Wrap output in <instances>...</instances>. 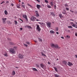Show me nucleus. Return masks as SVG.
Wrapping results in <instances>:
<instances>
[{"label":"nucleus","instance_id":"1","mask_svg":"<svg viewBox=\"0 0 77 77\" xmlns=\"http://www.w3.org/2000/svg\"><path fill=\"white\" fill-rule=\"evenodd\" d=\"M16 47H14V48H11L9 49V51L10 52V53H13V54H15L16 51L15 49L14 48H16Z\"/></svg>","mask_w":77,"mask_h":77},{"label":"nucleus","instance_id":"2","mask_svg":"<svg viewBox=\"0 0 77 77\" xmlns=\"http://www.w3.org/2000/svg\"><path fill=\"white\" fill-rule=\"evenodd\" d=\"M51 47H52L53 48H54L57 49H60V48L59 47V45L57 44L54 45V43H52L51 44Z\"/></svg>","mask_w":77,"mask_h":77},{"label":"nucleus","instance_id":"3","mask_svg":"<svg viewBox=\"0 0 77 77\" xmlns=\"http://www.w3.org/2000/svg\"><path fill=\"white\" fill-rule=\"evenodd\" d=\"M36 29V30L39 32H40V31L41 30V28L39 27V25H37Z\"/></svg>","mask_w":77,"mask_h":77},{"label":"nucleus","instance_id":"4","mask_svg":"<svg viewBox=\"0 0 77 77\" xmlns=\"http://www.w3.org/2000/svg\"><path fill=\"white\" fill-rule=\"evenodd\" d=\"M18 57L20 59H23L24 58V55L20 54L18 55Z\"/></svg>","mask_w":77,"mask_h":77},{"label":"nucleus","instance_id":"5","mask_svg":"<svg viewBox=\"0 0 77 77\" xmlns=\"http://www.w3.org/2000/svg\"><path fill=\"white\" fill-rule=\"evenodd\" d=\"M70 24L71 26H72L73 27L77 29V26L74 24V23L73 22H71Z\"/></svg>","mask_w":77,"mask_h":77},{"label":"nucleus","instance_id":"6","mask_svg":"<svg viewBox=\"0 0 77 77\" xmlns=\"http://www.w3.org/2000/svg\"><path fill=\"white\" fill-rule=\"evenodd\" d=\"M7 19L6 18H2V23L3 24H5L6 23V21Z\"/></svg>","mask_w":77,"mask_h":77},{"label":"nucleus","instance_id":"7","mask_svg":"<svg viewBox=\"0 0 77 77\" xmlns=\"http://www.w3.org/2000/svg\"><path fill=\"white\" fill-rule=\"evenodd\" d=\"M47 26L48 27H51V23L50 22H48L47 23Z\"/></svg>","mask_w":77,"mask_h":77},{"label":"nucleus","instance_id":"8","mask_svg":"<svg viewBox=\"0 0 77 77\" xmlns=\"http://www.w3.org/2000/svg\"><path fill=\"white\" fill-rule=\"evenodd\" d=\"M23 18H25L26 21H27V17L26 14H23Z\"/></svg>","mask_w":77,"mask_h":77},{"label":"nucleus","instance_id":"9","mask_svg":"<svg viewBox=\"0 0 77 77\" xmlns=\"http://www.w3.org/2000/svg\"><path fill=\"white\" fill-rule=\"evenodd\" d=\"M35 19H36V18L33 16L31 18V21H35Z\"/></svg>","mask_w":77,"mask_h":77},{"label":"nucleus","instance_id":"10","mask_svg":"<svg viewBox=\"0 0 77 77\" xmlns=\"http://www.w3.org/2000/svg\"><path fill=\"white\" fill-rule=\"evenodd\" d=\"M36 6L37 7V8L38 9H40V8H41V5L38 4L36 5Z\"/></svg>","mask_w":77,"mask_h":77},{"label":"nucleus","instance_id":"11","mask_svg":"<svg viewBox=\"0 0 77 77\" xmlns=\"http://www.w3.org/2000/svg\"><path fill=\"white\" fill-rule=\"evenodd\" d=\"M59 16L60 18H61V20H63L62 19V18H63V16H62V14H59Z\"/></svg>","mask_w":77,"mask_h":77},{"label":"nucleus","instance_id":"12","mask_svg":"<svg viewBox=\"0 0 77 77\" xmlns=\"http://www.w3.org/2000/svg\"><path fill=\"white\" fill-rule=\"evenodd\" d=\"M68 65H69V66H72V65H73V64H72V63L71 62H68V64H67Z\"/></svg>","mask_w":77,"mask_h":77},{"label":"nucleus","instance_id":"13","mask_svg":"<svg viewBox=\"0 0 77 77\" xmlns=\"http://www.w3.org/2000/svg\"><path fill=\"white\" fill-rule=\"evenodd\" d=\"M40 65L41 66V67H42V68H45V66L44 65V64H40Z\"/></svg>","mask_w":77,"mask_h":77},{"label":"nucleus","instance_id":"14","mask_svg":"<svg viewBox=\"0 0 77 77\" xmlns=\"http://www.w3.org/2000/svg\"><path fill=\"white\" fill-rule=\"evenodd\" d=\"M50 14L52 16H53L54 17H55V14H54V13L53 12H51Z\"/></svg>","mask_w":77,"mask_h":77},{"label":"nucleus","instance_id":"15","mask_svg":"<svg viewBox=\"0 0 77 77\" xmlns=\"http://www.w3.org/2000/svg\"><path fill=\"white\" fill-rule=\"evenodd\" d=\"M35 13H36V17H38L39 16V14L38 13V12L37 11H35Z\"/></svg>","mask_w":77,"mask_h":77},{"label":"nucleus","instance_id":"16","mask_svg":"<svg viewBox=\"0 0 77 77\" xmlns=\"http://www.w3.org/2000/svg\"><path fill=\"white\" fill-rule=\"evenodd\" d=\"M50 33H52V34H54V33H55V32L53 31V30H51L50 31Z\"/></svg>","mask_w":77,"mask_h":77},{"label":"nucleus","instance_id":"17","mask_svg":"<svg viewBox=\"0 0 77 77\" xmlns=\"http://www.w3.org/2000/svg\"><path fill=\"white\" fill-rule=\"evenodd\" d=\"M41 54L43 56H45V57H47V56L44 54L43 52H41Z\"/></svg>","mask_w":77,"mask_h":77},{"label":"nucleus","instance_id":"18","mask_svg":"<svg viewBox=\"0 0 77 77\" xmlns=\"http://www.w3.org/2000/svg\"><path fill=\"white\" fill-rule=\"evenodd\" d=\"M26 27H27L28 29H32V28L31 27V26H29L28 25H27L26 26Z\"/></svg>","mask_w":77,"mask_h":77},{"label":"nucleus","instance_id":"19","mask_svg":"<svg viewBox=\"0 0 77 77\" xmlns=\"http://www.w3.org/2000/svg\"><path fill=\"white\" fill-rule=\"evenodd\" d=\"M32 69L33 71H38V70H37V69L35 68H32Z\"/></svg>","mask_w":77,"mask_h":77},{"label":"nucleus","instance_id":"20","mask_svg":"<svg viewBox=\"0 0 77 77\" xmlns=\"http://www.w3.org/2000/svg\"><path fill=\"white\" fill-rule=\"evenodd\" d=\"M54 77H59V75L57 74H54Z\"/></svg>","mask_w":77,"mask_h":77},{"label":"nucleus","instance_id":"21","mask_svg":"<svg viewBox=\"0 0 77 77\" xmlns=\"http://www.w3.org/2000/svg\"><path fill=\"white\" fill-rule=\"evenodd\" d=\"M20 5H16L17 6V8H18V9H20Z\"/></svg>","mask_w":77,"mask_h":77},{"label":"nucleus","instance_id":"22","mask_svg":"<svg viewBox=\"0 0 77 77\" xmlns=\"http://www.w3.org/2000/svg\"><path fill=\"white\" fill-rule=\"evenodd\" d=\"M63 62V63H65V65H68V63H67V62H66V61L64 60Z\"/></svg>","mask_w":77,"mask_h":77},{"label":"nucleus","instance_id":"23","mask_svg":"<svg viewBox=\"0 0 77 77\" xmlns=\"http://www.w3.org/2000/svg\"><path fill=\"white\" fill-rule=\"evenodd\" d=\"M5 14V15H7L8 14V12L6 10H5L4 11Z\"/></svg>","mask_w":77,"mask_h":77},{"label":"nucleus","instance_id":"24","mask_svg":"<svg viewBox=\"0 0 77 77\" xmlns=\"http://www.w3.org/2000/svg\"><path fill=\"white\" fill-rule=\"evenodd\" d=\"M7 23H8V24H12V22H11L10 21H7Z\"/></svg>","mask_w":77,"mask_h":77},{"label":"nucleus","instance_id":"25","mask_svg":"<svg viewBox=\"0 0 77 77\" xmlns=\"http://www.w3.org/2000/svg\"><path fill=\"white\" fill-rule=\"evenodd\" d=\"M38 40L40 42H42V39H41L40 38H38Z\"/></svg>","mask_w":77,"mask_h":77},{"label":"nucleus","instance_id":"26","mask_svg":"<svg viewBox=\"0 0 77 77\" xmlns=\"http://www.w3.org/2000/svg\"><path fill=\"white\" fill-rule=\"evenodd\" d=\"M13 75H15V72L14 71H13L12 72Z\"/></svg>","mask_w":77,"mask_h":77},{"label":"nucleus","instance_id":"27","mask_svg":"<svg viewBox=\"0 0 77 77\" xmlns=\"http://www.w3.org/2000/svg\"><path fill=\"white\" fill-rule=\"evenodd\" d=\"M14 23H15V25H17L18 24V22H17V21L16 20H14Z\"/></svg>","mask_w":77,"mask_h":77},{"label":"nucleus","instance_id":"28","mask_svg":"<svg viewBox=\"0 0 77 77\" xmlns=\"http://www.w3.org/2000/svg\"><path fill=\"white\" fill-rule=\"evenodd\" d=\"M58 30H59L58 27H56L55 28V31H58Z\"/></svg>","mask_w":77,"mask_h":77},{"label":"nucleus","instance_id":"29","mask_svg":"<svg viewBox=\"0 0 77 77\" xmlns=\"http://www.w3.org/2000/svg\"><path fill=\"white\" fill-rule=\"evenodd\" d=\"M50 4H51V6H53V2H50Z\"/></svg>","mask_w":77,"mask_h":77},{"label":"nucleus","instance_id":"30","mask_svg":"<svg viewBox=\"0 0 77 77\" xmlns=\"http://www.w3.org/2000/svg\"><path fill=\"white\" fill-rule=\"evenodd\" d=\"M38 23L39 24H40V25H42V24H44V23H42L40 22H38Z\"/></svg>","mask_w":77,"mask_h":77},{"label":"nucleus","instance_id":"31","mask_svg":"<svg viewBox=\"0 0 77 77\" xmlns=\"http://www.w3.org/2000/svg\"><path fill=\"white\" fill-rule=\"evenodd\" d=\"M66 12V11H65L64 10H63L62 12V13L63 14H65Z\"/></svg>","mask_w":77,"mask_h":77},{"label":"nucleus","instance_id":"32","mask_svg":"<svg viewBox=\"0 0 77 77\" xmlns=\"http://www.w3.org/2000/svg\"><path fill=\"white\" fill-rule=\"evenodd\" d=\"M66 38H70V36L68 35H67L66 36Z\"/></svg>","mask_w":77,"mask_h":77},{"label":"nucleus","instance_id":"33","mask_svg":"<svg viewBox=\"0 0 77 77\" xmlns=\"http://www.w3.org/2000/svg\"><path fill=\"white\" fill-rule=\"evenodd\" d=\"M26 44H28V45H30V42H26Z\"/></svg>","mask_w":77,"mask_h":77},{"label":"nucleus","instance_id":"34","mask_svg":"<svg viewBox=\"0 0 77 77\" xmlns=\"http://www.w3.org/2000/svg\"><path fill=\"white\" fill-rule=\"evenodd\" d=\"M54 68L55 70L57 72V68L55 67H54Z\"/></svg>","mask_w":77,"mask_h":77},{"label":"nucleus","instance_id":"35","mask_svg":"<svg viewBox=\"0 0 77 77\" xmlns=\"http://www.w3.org/2000/svg\"><path fill=\"white\" fill-rule=\"evenodd\" d=\"M47 7L48 8H51V6L50 5H47Z\"/></svg>","mask_w":77,"mask_h":77},{"label":"nucleus","instance_id":"36","mask_svg":"<svg viewBox=\"0 0 77 77\" xmlns=\"http://www.w3.org/2000/svg\"><path fill=\"white\" fill-rule=\"evenodd\" d=\"M22 6L23 8H25V5H22Z\"/></svg>","mask_w":77,"mask_h":77},{"label":"nucleus","instance_id":"37","mask_svg":"<svg viewBox=\"0 0 77 77\" xmlns=\"http://www.w3.org/2000/svg\"><path fill=\"white\" fill-rule=\"evenodd\" d=\"M66 9L67 11H69V8H66Z\"/></svg>","mask_w":77,"mask_h":77},{"label":"nucleus","instance_id":"38","mask_svg":"<svg viewBox=\"0 0 77 77\" xmlns=\"http://www.w3.org/2000/svg\"><path fill=\"white\" fill-rule=\"evenodd\" d=\"M24 45H25V47H27L28 46L26 44H23Z\"/></svg>","mask_w":77,"mask_h":77},{"label":"nucleus","instance_id":"39","mask_svg":"<svg viewBox=\"0 0 77 77\" xmlns=\"http://www.w3.org/2000/svg\"><path fill=\"white\" fill-rule=\"evenodd\" d=\"M4 55L5 56H6V57H7V56H8V54H4Z\"/></svg>","mask_w":77,"mask_h":77},{"label":"nucleus","instance_id":"40","mask_svg":"<svg viewBox=\"0 0 77 77\" xmlns=\"http://www.w3.org/2000/svg\"><path fill=\"white\" fill-rule=\"evenodd\" d=\"M68 28H72V27L71 26H68Z\"/></svg>","mask_w":77,"mask_h":77},{"label":"nucleus","instance_id":"41","mask_svg":"<svg viewBox=\"0 0 77 77\" xmlns=\"http://www.w3.org/2000/svg\"><path fill=\"white\" fill-rule=\"evenodd\" d=\"M65 7H68V5L66 4H65Z\"/></svg>","mask_w":77,"mask_h":77},{"label":"nucleus","instance_id":"42","mask_svg":"<svg viewBox=\"0 0 77 77\" xmlns=\"http://www.w3.org/2000/svg\"><path fill=\"white\" fill-rule=\"evenodd\" d=\"M45 2H46V3H48V1H47V0H45Z\"/></svg>","mask_w":77,"mask_h":77},{"label":"nucleus","instance_id":"43","mask_svg":"<svg viewBox=\"0 0 77 77\" xmlns=\"http://www.w3.org/2000/svg\"><path fill=\"white\" fill-rule=\"evenodd\" d=\"M27 5H28V6H30V7H32V6L29 4H27Z\"/></svg>","mask_w":77,"mask_h":77},{"label":"nucleus","instance_id":"44","mask_svg":"<svg viewBox=\"0 0 77 77\" xmlns=\"http://www.w3.org/2000/svg\"><path fill=\"white\" fill-rule=\"evenodd\" d=\"M75 35L76 36H77V32L75 33Z\"/></svg>","mask_w":77,"mask_h":77},{"label":"nucleus","instance_id":"45","mask_svg":"<svg viewBox=\"0 0 77 77\" xmlns=\"http://www.w3.org/2000/svg\"><path fill=\"white\" fill-rule=\"evenodd\" d=\"M19 20H20V21H22V22H23V20H22L20 18H19Z\"/></svg>","mask_w":77,"mask_h":77},{"label":"nucleus","instance_id":"46","mask_svg":"<svg viewBox=\"0 0 77 77\" xmlns=\"http://www.w3.org/2000/svg\"><path fill=\"white\" fill-rule=\"evenodd\" d=\"M36 1H37V2H38V3H40V0H36Z\"/></svg>","mask_w":77,"mask_h":77},{"label":"nucleus","instance_id":"47","mask_svg":"<svg viewBox=\"0 0 77 77\" xmlns=\"http://www.w3.org/2000/svg\"><path fill=\"white\" fill-rule=\"evenodd\" d=\"M36 66L38 68H39V65L38 64H36Z\"/></svg>","mask_w":77,"mask_h":77},{"label":"nucleus","instance_id":"48","mask_svg":"<svg viewBox=\"0 0 77 77\" xmlns=\"http://www.w3.org/2000/svg\"><path fill=\"white\" fill-rule=\"evenodd\" d=\"M54 6V8H55V9H56V5H55Z\"/></svg>","mask_w":77,"mask_h":77},{"label":"nucleus","instance_id":"49","mask_svg":"<svg viewBox=\"0 0 77 77\" xmlns=\"http://www.w3.org/2000/svg\"><path fill=\"white\" fill-rule=\"evenodd\" d=\"M5 3V2L4 1H3L2 3H1V4H3V3Z\"/></svg>","mask_w":77,"mask_h":77},{"label":"nucleus","instance_id":"50","mask_svg":"<svg viewBox=\"0 0 77 77\" xmlns=\"http://www.w3.org/2000/svg\"><path fill=\"white\" fill-rule=\"evenodd\" d=\"M11 5L12 6H14V4L11 3Z\"/></svg>","mask_w":77,"mask_h":77},{"label":"nucleus","instance_id":"51","mask_svg":"<svg viewBox=\"0 0 77 77\" xmlns=\"http://www.w3.org/2000/svg\"><path fill=\"white\" fill-rule=\"evenodd\" d=\"M67 32H69H69H70V30H67Z\"/></svg>","mask_w":77,"mask_h":77},{"label":"nucleus","instance_id":"52","mask_svg":"<svg viewBox=\"0 0 77 77\" xmlns=\"http://www.w3.org/2000/svg\"><path fill=\"white\" fill-rule=\"evenodd\" d=\"M36 21H39V20L38 19H36Z\"/></svg>","mask_w":77,"mask_h":77},{"label":"nucleus","instance_id":"53","mask_svg":"<svg viewBox=\"0 0 77 77\" xmlns=\"http://www.w3.org/2000/svg\"><path fill=\"white\" fill-rule=\"evenodd\" d=\"M20 29L21 30H23V28H20Z\"/></svg>","mask_w":77,"mask_h":77},{"label":"nucleus","instance_id":"54","mask_svg":"<svg viewBox=\"0 0 77 77\" xmlns=\"http://www.w3.org/2000/svg\"><path fill=\"white\" fill-rule=\"evenodd\" d=\"M56 33L57 35H58V34H59V32H56Z\"/></svg>","mask_w":77,"mask_h":77},{"label":"nucleus","instance_id":"55","mask_svg":"<svg viewBox=\"0 0 77 77\" xmlns=\"http://www.w3.org/2000/svg\"><path fill=\"white\" fill-rule=\"evenodd\" d=\"M70 12H72V13H73V11H72L71 10L70 11Z\"/></svg>","mask_w":77,"mask_h":77},{"label":"nucleus","instance_id":"56","mask_svg":"<svg viewBox=\"0 0 77 77\" xmlns=\"http://www.w3.org/2000/svg\"><path fill=\"white\" fill-rule=\"evenodd\" d=\"M61 38L62 39H64V37H61Z\"/></svg>","mask_w":77,"mask_h":77},{"label":"nucleus","instance_id":"57","mask_svg":"<svg viewBox=\"0 0 77 77\" xmlns=\"http://www.w3.org/2000/svg\"><path fill=\"white\" fill-rule=\"evenodd\" d=\"M6 3H9V1H7L6 2Z\"/></svg>","mask_w":77,"mask_h":77},{"label":"nucleus","instance_id":"58","mask_svg":"<svg viewBox=\"0 0 77 77\" xmlns=\"http://www.w3.org/2000/svg\"><path fill=\"white\" fill-rule=\"evenodd\" d=\"M15 68H17V69H18V68H19V67H16Z\"/></svg>","mask_w":77,"mask_h":77},{"label":"nucleus","instance_id":"59","mask_svg":"<svg viewBox=\"0 0 77 77\" xmlns=\"http://www.w3.org/2000/svg\"><path fill=\"white\" fill-rule=\"evenodd\" d=\"M75 56L76 58H77V55H75Z\"/></svg>","mask_w":77,"mask_h":77},{"label":"nucleus","instance_id":"60","mask_svg":"<svg viewBox=\"0 0 77 77\" xmlns=\"http://www.w3.org/2000/svg\"><path fill=\"white\" fill-rule=\"evenodd\" d=\"M34 42H37V41H36L35 40H34Z\"/></svg>","mask_w":77,"mask_h":77},{"label":"nucleus","instance_id":"61","mask_svg":"<svg viewBox=\"0 0 77 77\" xmlns=\"http://www.w3.org/2000/svg\"><path fill=\"white\" fill-rule=\"evenodd\" d=\"M48 64H49V65H50V62H48Z\"/></svg>","mask_w":77,"mask_h":77},{"label":"nucleus","instance_id":"62","mask_svg":"<svg viewBox=\"0 0 77 77\" xmlns=\"http://www.w3.org/2000/svg\"><path fill=\"white\" fill-rule=\"evenodd\" d=\"M19 2H21V1L20 0H19Z\"/></svg>","mask_w":77,"mask_h":77},{"label":"nucleus","instance_id":"63","mask_svg":"<svg viewBox=\"0 0 77 77\" xmlns=\"http://www.w3.org/2000/svg\"><path fill=\"white\" fill-rule=\"evenodd\" d=\"M22 4L23 5H24V2H22Z\"/></svg>","mask_w":77,"mask_h":77},{"label":"nucleus","instance_id":"64","mask_svg":"<svg viewBox=\"0 0 77 77\" xmlns=\"http://www.w3.org/2000/svg\"><path fill=\"white\" fill-rule=\"evenodd\" d=\"M76 24H77V22H76Z\"/></svg>","mask_w":77,"mask_h":77}]
</instances>
